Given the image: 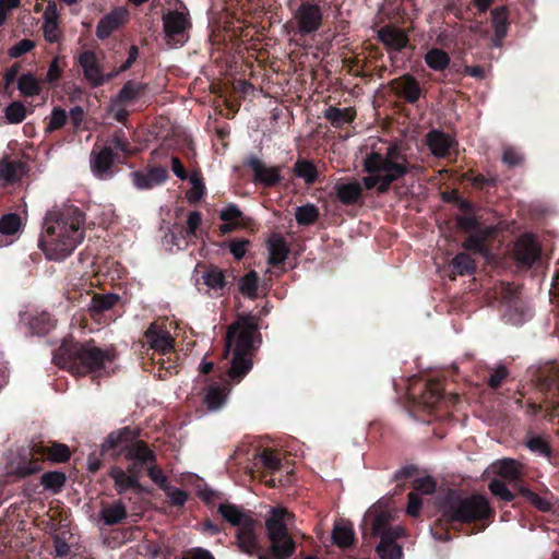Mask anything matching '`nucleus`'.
<instances>
[{"mask_svg": "<svg viewBox=\"0 0 559 559\" xmlns=\"http://www.w3.org/2000/svg\"><path fill=\"white\" fill-rule=\"evenodd\" d=\"M414 166L397 144L386 148L384 155L372 152L364 160V169L369 175L364 177L366 189L377 188L379 193H385L392 182L408 174Z\"/></svg>", "mask_w": 559, "mask_h": 559, "instance_id": "obj_1", "label": "nucleus"}, {"mask_svg": "<svg viewBox=\"0 0 559 559\" xmlns=\"http://www.w3.org/2000/svg\"><path fill=\"white\" fill-rule=\"evenodd\" d=\"M85 214L74 206H56L46 213L43 225L45 241L76 245L84 240Z\"/></svg>", "mask_w": 559, "mask_h": 559, "instance_id": "obj_2", "label": "nucleus"}, {"mask_svg": "<svg viewBox=\"0 0 559 559\" xmlns=\"http://www.w3.org/2000/svg\"><path fill=\"white\" fill-rule=\"evenodd\" d=\"M255 332V324L250 318L239 320L228 328L225 355L233 350L231 366L228 371L231 379L240 380L251 369L249 354Z\"/></svg>", "mask_w": 559, "mask_h": 559, "instance_id": "obj_3", "label": "nucleus"}, {"mask_svg": "<svg viewBox=\"0 0 559 559\" xmlns=\"http://www.w3.org/2000/svg\"><path fill=\"white\" fill-rule=\"evenodd\" d=\"M295 516L283 507H275L270 510V514L265 520L266 536L270 542L271 554L261 550L257 559H287L295 552V542L288 533L293 525Z\"/></svg>", "mask_w": 559, "mask_h": 559, "instance_id": "obj_4", "label": "nucleus"}, {"mask_svg": "<svg viewBox=\"0 0 559 559\" xmlns=\"http://www.w3.org/2000/svg\"><path fill=\"white\" fill-rule=\"evenodd\" d=\"M491 514L487 499L480 495L452 498L444 504V515L452 521L469 522L486 519Z\"/></svg>", "mask_w": 559, "mask_h": 559, "instance_id": "obj_5", "label": "nucleus"}, {"mask_svg": "<svg viewBox=\"0 0 559 559\" xmlns=\"http://www.w3.org/2000/svg\"><path fill=\"white\" fill-rule=\"evenodd\" d=\"M76 366L78 373L98 372L107 367L114 360L110 350H103L93 343L76 344L69 353Z\"/></svg>", "mask_w": 559, "mask_h": 559, "instance_id": "obj_6", "label": "nucleus"}, {"mask_svg": "<svg viewBox=\"0 0 559 559\" xmlns=\"http://www.w3.org/2000/svg\"><path fill=\"white\" fill-rule=\"evenodd\" d=\"M293 21L299 34L308 35L317 32L321 27L323 13L318 4L302 2L295 11Z\"/></svg>", "mask_w": 559, "mask_h": 559, "instance_id": "obj_7", "label": "nucleus"}, {"mask_svg": "<svg viewBox=\"0 0 559 559\" xmlns=\"http://www.w3.org/2000/svg\"><path fill=\"white\" fill-rule=\"evenodd\" d=\"M257 521H247L242 527L236 531V546L242 554L254 556L261 550L260 538L257 534Z\"/></svg>", "mask_w": 559, "mask_h": 559, "instance_id": "obj_8", "label": "nucleus"}, {"mask_svg": "<svg viewBox=\"0 0 559 559\" xmlns=\"http://www.w3.org/2000/svg\"><path fill=\"white\" fill-rule=\"evenodd\" d=\"M191 27V22L188 12L181 11H169L163 15V28L165 36L168 41H179L178 37H182L183 34Z\"/></svg>", "mask_w": 559, "mask_h": 559, "instance_id": "obj_9", "label": "nucleus"}, {"mask_svg": "<svg viewBox=\"0 0 559 559\" xmlns=\"http://www.w3.org/2000/svg\"><path fill=\"white\" fill-rule=\"evenodd\" d=\"M144 337L150 348L162 354H167L174 348L175 340L164 325L152 323L145 331Z\"/></svg>", "mask_w": 559, "mask_h": 559, "instance_id": "obj_10", "label": "nucleus"}, {"mask_svg": "<svg viewBox=\"0 0 559 559\" xmlns=\"http://www.w3.org/2000/svg\"><path fill=\"white\" fill-rule=\"evenodd\" d=\"M109 475L115 481V489L118 493H124L131 489L135 491L142 490L135 465L130 466L128 473L120 467L114 466L110 468Z\"/></svg>", "mask_w": 559, "mask_h": 559, "instance_id": "obj_11", "label": "nucleus"}, {"mask_svg": "<svg viewBox=\"0 0 559 559\" xmlns=\"http://www.w3.org/2000/svg\"><path fill=\"white\" fill-rule=\"evenodd\" d=\"M248 165L253 171L254 175V181L263 183L267 187L273 186L281 181V166H271L264 163L259 157H251L248 160Z\"/></svg>", "mask_w": 559, "mask_h": 559, "instance_id": "obj_12", "label": "nucleus"}, {"mask_svg": "<svg viewBox=\"0 0 559 559\" xmlns=\"http://www.w3.org/2000/svg\"><path fill=\"white\" fill-rule=\"evenodd\" d=\"M32 453L36 457L48 460L56 463H62L69 460L70 450L63 443L48 441L47 443H36L32 448Z\"/></svg>", "mask_w": 559, "mask_h": 559, "instance_id": "obj_13", "label": "nucleus"}, {"mask_svg": "<svg viewBox=\"0 0 559 559\" xmlns=\"http://www.w3.org/2000/svg\"><path fill=\"white\" fill-rule=\"evenodd\" d=\"M128 17L129 13L124 8L115 9L99 21L96 29L97 37L100 39L107 38L112 32L127 23Z\"/></svg>", "mask_w": 559, "mask_h": 559, "instance_id": "obj_14", "label": "nucleus"}, {"mask_svg": "<svg viewBox=\"0 0 559 559\" xmlns=\"http://www.w3.org/2000/svg\"><path fill=\"white\" fill-rule=\"evenodd\" d=\"M404 535V528L400 525L391 534L383 536L377 546V554L381 559H402L403 552L401 546L395 540Z\"/></svg>", "mask_w": 559, "mask_h": 559, "instance_id": "obj_15", "label": "nucleus"}, {"mask_svg": "<svg viewBox=\"0 0 559 559\" xmlns=\"http://www.w3.org/2000/svg\"><path fill=\"white\" fill-rule=\"evenodd\" d=\"M392 90L405 100L415 103L419 99L421 90L418 82L411 75L405 74L391 81Z\"/></svg>", "mask_w": 559, "mask_h": 559, "instance_id": "obj_16", "label": "nucleus"}, {"mask_svg": "<svg viewBox=\"0 0 559 559\" xmlns=\"http://www.w3.org/2000/svg\"><path fill=\"white\" fill-rule=\"evenodd\" d=\"M44 23L41 26L44 37L49 43H57L62 36L59 27L57 5L55 2L49 1L44 12Z\"/></svg>", "mask_w": 559, "mask_h": 559, "instance_id": "obj_17", "label": "nucleus"}, {"mask_svg": "<svg viewBox=\"0 0 559 559\" xmlns=\"http://www.w3.org/2000/svg\"><path fill=\"white\" fill-rule=\"evenodd\" d=\"M426 143L436 157H444L454 143V140L442 131L432 130L426 135Z\"/></svg>", "mask_w": 559, "mask_h": 559, "instance_id": "obj_18", "label": "nucleus"}, {"mask_svg": "<svg viewBox=\"0 0 559 559\" xmlns=\"http://www.w3.org/2000/svg\"><path fill=\"white\" fill-rule=\"evenodd\" d=\"M80 64L83 68L85 78L91 82L93 86L103 84L104 79L100 73L97 58L94 52L85 51L80 56Z\"/></svg>", "mask_w": 559, "mask_h": 559, "instance_id": "obj_19", "label": "nucleus"}, {"mask_svg": "<svg viewBox=\"0 0 559 559\" xmlns=\"http://www.w3.org/2000/svg\"><path fill=\"white\" fill-rule=\"evenodd\" d=\"M378 37L385 46L395 50L403 49L408 43L405 32L392 26H386L380 29L378 32Z\"/></svg>", "mask_w": 559, "mask_h": 559, "instance_id": "obj_20", "label": "nucleus"}, {"mask_svg": "<svg viewBox=\"0 0 559 559\" xmlns=\"http://www.w3.org/2000/svg\"><path fill=\"white\" fill-rule=\"evenodd\" d=\"M492 471L508 481H514L522 475L521 464L512 459H502L492 463Z\"/></svg>", "mask_w": 559, "mask_h": 559, "instance_id": "obj_21", "label": "nucleus"}, {"mask_svg": "<svg viewBox=\"0 0 559 559\" xmlns=\"http://www.w3.org/2000/svg\"><path fill=\"white\" fill-rule=\"evenodd\" d=\"M25 174V165L21 160H0V180L5 185L19 181Z\"/></svg>", "mask_w": 559, "mask_h": 559, "instance_id": "obj_22", "label": "nucleus"}, {"mask_svg": "<svg viewBox=\"0 0 559 559\" xmlns=\"http://www.w3.org/2000/svg\"><path fill=\"white\" fill-rule=\"evenodd\" d=\"M218 512L225 521L237 528L242 527L247 521H255L249 513L231 503L219 504Z\"/></svg>", "mask_w": 559, "mask_h": 559, "instance_id": "obj_23", "label": "nucleus"}, {"mask_svg": "<svg viewBox=\"0 0 559 559\" xmlns=\"http://www.w3.org/2000/svg\"><path fill=\"white\" fill-rule=\"evenodd\" d=\"M334 190L337 199L344 204H355L361 195V186L356 180L337 182Z\"/></svg>", "mask_w": 559, "mask_h": 559, "instance_id": "obj_24", "label": "nucleus"}, {"mask_svg": "<svg viewBox=\"0 0 559 559\" xmlns=\"http://www.w3.org/2000/svg\"><path fill=\"white\" fill-rule=\"evenodd\" d=\"M126 459L143 466H148L155 462L154 453L142 441H135L130 444Z\"/></svg>", "mask_w": 559, "mask_h": 559, "instance_id": "obj_25", "label": "nucleus"}, {"mask_svg": "<svg viewBox=\"0 0 559 559\" xmlns=\"http://www.w3.org/2000/svg\"><path fill=\"white\" fill-rule=\"evenodd\" d=\"M356 110L353 107L338 108L330 106L324 111V118L334 127H342L354 121Z\"/></svg>", "mask_w": 559, "mask_h": 559, "instance_id": "obj_26", "label": "nucleus"}, {"mask_svg": "<svg viewBox=\"0 0 559 559\" xmlns=\"http://www.w3.org/2000/svg\"><path fill=\"white\" fill-rule=\"evenodd\" d=\"M131 438V431L128 428L111 432L108 436L106 443L104 444V449H112V454L119 455L122 451H128Z\"/></svg>", "mask_w": 559, "mask_h": 559, "instance_id": "obj_27", "label": "nucleus"}, {"mask_svg": "<svg viewBox=\"0 0 559 559\" xmlns=\"http://www.w3.org/2000/svg\"><path fill=\"white\" fill-rule=\"evenodd\" d=\"M354 530L353 525L344 520H341L335 523L332 539L333 543L342 548L349 547L354 543Z\"/></svg>", "mask_w": 559, "mask_h": 559, "instance_id": "obj_28", "label": "nucleus"}, {"mask_svg": "<svg viewBox=\"0 0 559 559\" xmlns=\"http://www.w3.org/2000/svg\"><path fill=\"white\" fill-rule=\"evenodd\" d=\"M146 91V85L134 81H128L118 95L116 96V104H129L140 98Z\"/></svg>", "mask_w": 559, "mask_h": 559, "instance_id": "obj_29", "label": "nucleus"}, {"mask_svg": "<svg viewBox=\"0 0 559 559\" xmlns=\"http://www.w3.org/2000/svg\"><path fill=\"white\" fill-rule=\"evenodd\" d=\"M127 516V510L121 501L104 507L99 512V518L106 525L120 523Z\"/></svg>", "mask_w": 559, "mask_h": 559, "instance_id": "obj_30", "label": "nucleus"}, {"mask_svg": "<svg viewBox=\"0 0 559 559\" xmlns=\"http://www.w3.org/2000/svg\"><path fill=\"white\" fill-rule=\"evenodd\" d=\"M112 163H114L112 150L110 147H104L98 153L93 155L92 170L96 175L103 176L111 168Z\"/></svg>", "mask_w": 559, "mask_h": 559, "instance_id": "obj_31", "label": "nucleus"}, {"mask_svg": "<svg viewBox=\"0 0 559 559\" xmlns=\"http://www.w3.org/2000/svg\"><path fill=\"white\" fill-rule=\"evenodd\" d=\"M457 224L461 229L479 234L483 239H488L490 234L493 233L492 228L481 229L477 217L469 212L466 215L459 216Z\"/></svg>", "mask_w": 559, "mask_h": 559, "instance_id": "obj_32", "label": "nucleus"}, {"mask_svg": "<svg viewBox=\"0 0 559 559\" xmlns=\"http://www.w3.org/2000/svg\"><path fill=\"white\" fill-rule=\"evenodd\" d=\"M226 396L225 388L215 383L209 386L205 403L211 411H216L225 403Z\"/></svg>", "mask_w": 559, "mask_h": 559, "instance_id": "obj_33", "label": "nucleus"}, {"mask_svg": "<svg viewBox=\"0 0 559 559\" xmlns=\"http://www.w3.org/2000/svg\"><path fill=\"white\" fill-rule=\"evenodd\" d=\"M392 520V515L390 512H380L374 518V521L372 523V534L376 536H379L382 540L383 536L386 534H391L393 531H395L396 526H390V522Z\"/></svg>", "mask_w": 559, "mask_h": 559, "instance_id": "obj_34", "label": "nucleus"}, {"mask_svg": "<svg viewBox=\"0 0 559 559\" xmlns=\"http://www.w3.org/2000/svg\"><path fill=\"white\" fill-rule=\"evenodd\" d=\"M294 173L297 177L302 178L306 183L311 185L318 177L314 164L308 159H299L294 166Z\"/></svg>", "mask_w": 559, "mask_h": 559, "instance_id": "obj_35", "label": "nucleus"}, {"mask_svg": "<svg viewBox=\"0 0 559 559\" xmlns=\"http://www.w3.org/2000/svg\"><path fill=\"white\" fill-rule=\"evenodd\" d=\"M189 179H190L192 187L186 194L187 200L191 203L199 202L202 199V197L204 194V190H205V187H204V183L202 180V176H201V171L193 170L191 173Z\"/></svg>", "mask_w": 559, "mask_h": 559, "instance_id": "obj_36", "label": "nucleus"}, {"mask_svg": "<svg viewBox=\"0 0 559 559\" xmlns=\"http://www.w3.org/2000/svg\"><path fill=\"white\" fill-rule=\"evenodd\" d=\"M425 61L431 69L440 71L449 66L450 57L444 50L436 48L426 53Z\"/></svg>", "mask_w": 559, "mask_h": 559, "instance_id": "obj_37", "label": "nucleus"}, {"mask_svg": "<svg viewBox=\"0 0 559 559\" xmlns=\"http://www.w3.org/2000/svg\"><path fill=\"white\" fill-rule=\"evenodd\" d=\"M514 257L518 262L531 266L540 255V247H514Z\"/></svg>", "mask_w": 559, "mask_h": 559, "instance_id": "obj_38", "label": "nucleus"}, {"mask_svg": "<svg viewBox=\"0 0 559 559\" xmlns=\"http://www.w3.org/2000/svg\"><path fill=\"white\" fill-rule=\"evenodd\" d=\"M17 87L24 96H35L40 93L38 80L32 74H23L17 81Z\"/></svg>", "mask_w": 559, "mask_h": 559, "instance_id": "obj_39", "label": "nucleus"}, {"mask_svg": "<svg viewBox=\"0 0 559 559\" xmlns=\"http://www.w3.org/2000/svg\"><path fill=\"white\" fill-rule=\"evenodd\" d=\"M492 24L496 36L501 39L506 36L508 29V13L504 8H496L491 12Z\"/></svg>", "mask_w": 559, "mask_h": 559, "instance_id": "obj_40", "label": "nucleus"}, {"mask_svg": "<svg viewBox=\"0 0 559 559\" xmlns=\"http://www.w3.org/2000/svg\"><path fill=\"white\" fill-rule=\"evenodd\" d=\"M66 483V476L59 472L45 473L41 476V485L45 489L59 492Z\"/></svg>", "mask_w": 559, "mask_h": 559, "instance_id": "obj_41", "label": "nucleus"}, {"mask_svg": "<svg viewBox=\"0 0 559 559\" xmlns=\"http://www.w3.org/2000/svg\"><path fill=\"white\" fill-rule=\"evenodd\" d=\"M21 227V217L17 214H7L0 218V233L2 235H14Z\"/></svg>", "mask_w": 559, "mask_h": 559, "instance_id": "obj_42", "label": "nucleus"}, {"mask_svg": "<svg viewBox=\"0 0 559 559\" xmlns=\"http://www.w3.org/2000/svg\"><path fill=\"white\" fill-rule=\"evenodd\" d=\"M4 117L10 123H20L26 117V108L22 103L13 102L5 108Z\"/></svg>", "mask_w": 559, "mask_h": 559, "instance_id": "obj_43", "label": "nucleus"}, {"mask_svg": "<svg viewBox=\"0 0 559 559\" xmlns=\"http://www.w3.org/2000/svg\"><path fill=\"white\" fill-rule=\"evenodd\" d=\"M258 276L254 271L249 272L239 282L241 294L249 298H254L257 294Z\"/></svg>", "mask_w": 559, "mask_h": 559, "instance_id": "obj_44", "label": "nucleus"}, {"mask_svg": "<svg viewBox=\"0 0 559 559\" xmlns=\"http://www.w3.org/2000/svg\"><path fill=\"white\" fill-rule=\"evenodd\" d=\"M452 265L454 271L460 275L468 274L473 272L475 267L474 260L471 258L468 253L457 254L453 259Z\"/></svg>", "mask_w": 559, "mask_h": 559, "instance_id": "obj_45", "label": "nucleus"}, {"mask_svg": "<svg viewBox=\"0 0 559 559\" xmlns=\"http://www.w3.org/2000/svg\"><path fill=\"white\" fill-rule=\"evenodd\" d=\"M203 280L205 285L211 289H222L225 286L224 274L221 270L216 267L209 269L204 275Z\"/></svg>", "mask_w": 559, "mask_h": 559, "instance_id": "obj_46", "label": "nucleus"}, {"mask_svg": "<svg viewBox=\"0 0 559 559\" xmlns=\"http://www.w3.org/2000/svg\"><path fill=\"white\" fill-rule=\"evenodd\" d=\"M318 209L312 204L299 206L296 210L295 217L299 224L308 225L318 218Z\"/></svg>", "mask_w": 559, "mask_h": 559, "instance_id": "obj_47", "label": "nucleus"}, {"mask_svg": "<svg viewBox=\"0 0 559 559\" xmlns=\"http://www.w3.org/2000/svg\"><path fill=\"white\" fill-rule=\"evenodd\" d=\"M223 222H230L238 226H245V218L241 211L234 204H229L219 214Z\"/></svg>", "mask_w": 559, "mask_h": 559, "instance_id": "obj_48", "label": "nucleus"}, {"mask_svg": "<svg viewBox=\"0 0 559 559\" xmlns=\"http://www.w3.org/2000/svg\"><path fill=\"white\" fill-rule=\"evenodd\" d=\"M489 490L491 493L503 501H512L514 495L509 490L507 485L500 479H492L489 484Z\"/></svg>", "mask_w": 559, "mask_h": 559, "instance_id": "obj_49", "label": "nucleus"}, {"mask_svg": "<svg viewBox=\"0 0 559 559\" xmlns=\"http://www.w3.org/2000/svg\"><path fill=\"white\" fill-rule=\"evenodd\" d=\"M45 257L51 261H62L72 253L73 247H40Z\"/></svg>", "mask_w": 559, "mask_h": 559, "instance_id": "obj_50", "label": "nucleus"}, {"mask_svg": "<svg viewBox=\"0 0 559 559\" xmlns=\"http://www.w3.org/2000/svg\"><path fill=\"white\" fill-rule=\"evenodd\" d=\"M526 447L535 453H538L539 455L549 457L550 455V449L546 441L540 437H531L525 442Z\"/></svg>", "mask_w": 559, "mask_h": 559, "instance_id": "obj_51", "label": "nucleus"}, {"mask_svg": "<svg viewBox=\"0 0 559 559\" xmlns=\"http://www.w3.org/2000/svg\"><path fill=\"white\" fill-rule=\"evenodd\" d=\"M436 486L437 484L435 479L430 476L417 478L413 484V488L416 491V493L420 492L424 495L432 493L436 490Z\"/></svg>", "mask_w": 559, "mask_h": 559, "instance_id": "obj_52", "label": "nucleus"}, {"mask_svg": "<svg viewBox=\"0 0 559 559\" xmlns=\"http://www.w3.org/2000/svg\"><path fill=\"white\" fill-rule=\"evenodd\" d=\"M67 121V112L64 109L55 108L50 115L47 131L51 132L61 129Z\"/></svg>", "mask_w": 559, "mask_h": 559, "instance_id": "obj_53", "label": "nucleus"}, {"mask_svg": "<svg viewBox=\"0 0 559 559\" xmlns=\"http://www.w3.org/2000/svg\"><path fill=\"white\" fill-rule=\"evenodd\" d=\"M259 457L265 468L274 472L281 466V459L271 450H264L259 454Z\"/></svg>", "mask_w": 559, "mask_h": 559, "instance_id": "obj_54", "label": "nucleus"}, {"mask_svg": "<svg viewBox=\"0 0 559 559\" xmlns=\"http://www.w3.org/2000/svg\"><path fill=\"white\" fill-rule=\"evenodd\" d=\"M117 299L118 298L115 295L94 296L92 299L91 307L96 311H104L110 309L115 305Z\"/></svg>", "mask_w": 559, "mask_h": 559, "instance_id": "obj_55", "label": "nucleus"}, {"mask_svg": "<svg viewBox=\"0 0 559 559\" xmlns=\"http://www.w3.org/2000/svg\"><path fill=\"white\" fill-rule=\"evenodd\" d=\"M288 247H269V264L277 266L286 260Z\"/></svg>", "mask_w": 559, "mask_h": 559, "instance_id": "obj_56", "label": "nucleus"}, {"mask_svg": "<svg viewBox=\"0 0 559 559\" xmlns=\"http://www.w3.org/2000/svg\"><path fill=\"white\" fill-rule=\"evenodd\" d=\"M162 490L165 491L166 496L175 506H183L185 502L187 501V493L179 488L170 486L169 484L165 486Z\"/></svg>", "mask_w": 559, "mask_h": 559, "instance_id": "obj_57", "label": "nucleus"}, {"mask_svg": "<svg viewBox=\"0 0 559 559\" xmlns=\"http://www.w3.org/2000/svg\"><path fill=\"white\" fill-rule=\"evenodd\" d=\"M521 492L526 497V499L534 504L540 511L550 510V503L538 496L537 493L531 491L530 489H522Z\"/></svg>", "mask_w": 559, "mask_h": 559, "instance_id": "obj_58", "label": "nucleus"}, {"mask_svg": "<svg viewBox=\"0 0 559 559\" xmlns=\"http://www.w3.org/2000/svg\"><path fill=\"white\" fill-rule=\"evenodd\" d=\"M147 474L152 481L155 483L160 489L168 485L167 477L163 471L153 463L147 466Z\"/></svg>", "mask_w": 559, "mask_h": 559, "instance_id": "obj_59", "label": "nucleus"}, {"mask_svg": "<svg viewBox=\"0 0 559 559\" xmlns=\"http://www.w3.org/2000/svg\"><path fill=\"white\" fill-rule=\"evenodd\" d=\"M35 47V44L31 39H22L9 49V56L17 58L23 53L31 51Z\"/></svg>", "mask_w": 559, "mask_h": 559, "instance_id": "obj_60", "label": "nucleus"}, {"mask_svg": "<svg viewBox=\"0 0 559 559\" xmlns=\"http://www.w3.org/2000/svg\"><path fill=\"white\" fill-rule=\"evenodd\" d=\"M463 177L464 179L469 180L472 185L477 188H483L484 185L496 186L497 183V179L493 177L486 178L483 175H473V173H467Z\"/></svg>", "mask_w": 559, "mask_h": 559, "instance_id": "obj_61", "label": "nucleus"}, {"mask_svg": "<svg viewBox=\"0 0 559 559\" xmlns=\"http://www.w3.org/2000/svg\"><path fill=\"white\" fill-rule=\"evenodd\" d=\"M126 104H116V97L111 99L108 111L112 114L114 118L120 122H124L128 117V111L123 108Z\"/></svg>", "mask_w": 559, "mask_h": 559, "instance_id": "obj_62", "label": "nucleus"}, {"mask_svg": "<svg viewBox=\"0 0 559 559\" xmlns=\"http://www.w3.org/2000/svg\"><path fill=\"white\" fill-rule=\"evenodd\" d=\"M19 4L20 0H0V26L5 22L8 13Z\"/></svg>", "mask_w": 559, "mask_h": 559, "instance_id": "obj_63", "label": "nucleus"}, {"mask_svg": "<svg viewBox=\"0 0 559 559\" xmlns=\"http://www.w3.org/2000/svg\"><path fill=\"white\" fill-rule=\"evenodd\" d=\"M421 508V500L416 492L408 495L407 513L412 516L418 515Z\"/></svg>", "mask_w": 559, "mask_h": 559, "instance_id": "obj_64", "label": "nucleus"}]
</instances>
